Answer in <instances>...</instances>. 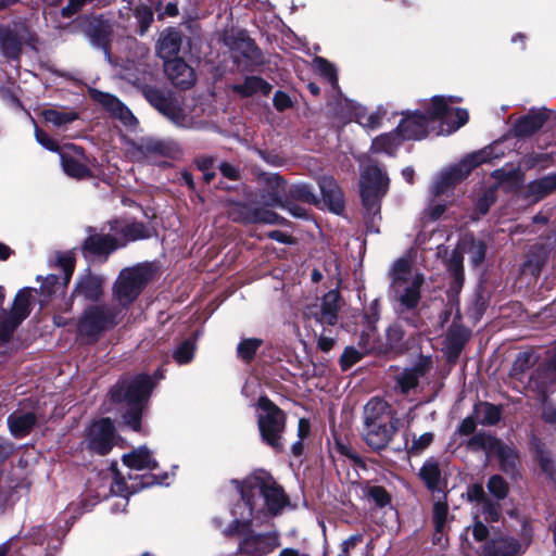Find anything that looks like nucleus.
Returning <instances> with one entry per match:
<instances>
[{
  "instance_id": "obj_7",
  "label": "nucleus",
  "mask_w": 556,
  "mask_h": 556,
  "mask_svg": "<svg viewBox=\"0 0 556 556\" xmlns=\"http://www.w3.org/2000/svg\"><path fill=\"white\" fill-rule=\"evenodd\" d=\"M389 188V177L377 165L369 164L361 172V195L367 214L372 217L380 213V200Z\"/></svg>"
},
{
  "instance_id": "obj_3",
  "label": "nucleus",
  "mask_w": 556,
  "mask_h": 556,
  "mask_svg": "<svg viewBox=\"0 0 556 556\" xmlns=\"http://www.w3.org/2000/svg\"><path fill=\"white\" fill-rule=\"evenodd\" d=\"M389 294L397 313L414 311L421 298L425 276L412 266L408 257L396 260L390 269Z\"/></svg>"
},
{
  "instance_id": "obj_61",
  "label": "nucleus",
  "mask_w": 556,
  "mask_h": 556,
  "mask_svg": "<svg viewBox=\"0 0 556 556\" xmlns=\"http://www.w3.org/2000/svg\"><path fill=\"white\" fill-rule=\"evenodd\" d=\"M59 277L55 275H49L45 278L41 285V293L45 295H51L56 292L60 287L58 285Z\"/></svg>"
},
{
  "instance_id": "obj_4",
  "label": "nucleus",
  "mask_w": 556,
  "mask_h": 556,
  "mask_svg": "<svg viewBox=\"0 0 556 556\" xmlns=\"http://www.w3.org/2000/svg\"><path fill=\"white\" fill-rule=\"evenodd\" d=\"M397 424L387 402L371 399L364 408L363 437L366 444L375 451L383 450L395 434Z\"/></svg>"
},
{
  "instance_id": "obj_34",
  "label": "nucleus",
  "mask_w": 556,
  "mask_h": 556,
  "mask_svg": "<svg viewBox=\"0 0 556 556\" xmlns=\"http://www.w3.org/2000/svg\"><path fill=\"white\" fill-rule=\"evenodd\" d=\"M232 89L243 97H250L254 93L261 92L268 94L271 86L260 77H247L242 84L235 85Z\"/></svg>"
},
{
  "instance_id": "obj_26",
  "label": "nucleus",
  "mask_w": 556,
  "mask_h": 556,
  "mask_svg": "<svg viewBox=\"0 0 556 556\" xmlns=\"http://www.w3.org/2000/svg\"><path fill=\"white\" fill-rule=\"evenodd\" d=\"M556 190V173L531 181L527 186L526 198L535 203Z\"/></svg>"
},
{
  "instance_id": "obj_44",
  "label": "nucleus",
  "mask_w": 556,
  "mask_h": 556,
  "mask_svg": "<svg viewBox=\"0 0 556 556\" xmlns=\"http://www.w3.org/2000/svg\"><path fill=\"white\" fill-rule=\"evenodd\" d=\"M533 446L535 448L536 458L540 463L542 470L549 477H552L554 475L555 467L551 453L546 451L538 440L533 441Z\"/></svg>"
},
{
  "instance_id": "obj_23",
  "label": "nucleus",
  "mask_w": 556,
  "mask_h": 556,
  "mask_svg": "<svg viewBox=\"0 0 556 556\" xmlns=\"http://www.w3.org/2000/svg\"><path fill=\"white\" fill-rule=\"evenodd\" d=\"M548 118L545 109L531 110L527 115L517 121L514 127L515 135L518 137H529L536 132Z\"/></svg>"
},
{
  "instance_id": "obj_11",
  "label": "nucleus",
  "mask_w": 556,
  "mask_h": 556,
  "mask_svg": "<svg viewBox=\"0 0 556 556\" xmlns=\"http://www.w3.org/2000/svg\"><path fill=\"white\" fill-rule=\"evenodd\" d=\"M122 309L108 306H92L87 309L78 323L80 336L94 337L102 330L118 323Z\"/></svg>"
},
{
  "instance_id": "obj_58",
  "label": "nucleus",
  "mask_w": 556,
  "mask_h": 556,
  "mask_svg": "<svg viewBox=\"0 0 556 556\" xmlns=\"http://www.w3.org/2000/svg\"><path fill=\"white\" fill-rule=\"evenodd\" d=\"M36 140L38 143H40L43 148L50 151H58L60 153V148L58 143L46 132L42 130L36 128L35 130Z\"/></svg>"
},
{
  "instance_id": "obj_48",
  "label": "nucleus",
  "mask_w": 556,
  "mask_h": 556,
  "mask_svg": "<svg viewBox=\"0 0 556 556\" xmlns=\"http://www.w3.org/2000/svg\"><path fill=\"white\" fill-rule=\"evenodd\" d=\"M262 340L256 338H249L242 340L237 348L238 355L245 361L253 357L257 349L261 346Z\"/></svg>"
},
{
  "instance_id": "obj_15",
  "label": "nucleus",
  "mask_w": 556,
  "mask_h": 556,
  "mask_svg": "<svg viewBox=\"0 0 556 556\" xmlns=\"http://www.w3.org/2000/svg\"><path fill=\"white\" fill-rule=\"evenodd\" d=\"M148 101L173 124L178 127L190 128L193 125L192 117L187 114L177 102L169 100L156 89L146 91Z\"/></svg>"
},
{
  "instance_id": "obj_46",
  "label": "nucleus",
  "mask_w": 556,
  "mask_h": 556,
  "mask_svg": "<svg viewBox=\"0 0 556 556\" xmlns=\"http://www.w3.org/2000/svg\"><path fill=\"white\" fill-rule=\"evenodd\" d=\"M463 245V249L470 255L473 265L477 266L484 260L485 245L482 241L470 240L467 242L465 239Z\"/></svg>"
},
{
  "instance_id": "obj_28",
  "label": "nucleus",
  "mask_w": 556,
  "mask_h": 556,
  "mask_svg": "<svg viewBox=\"0 0 556 556\" xmlns=\"http://www.w3.org/2000/svg\"><path fill=\"white\" fill-rule=\"evenodd\" d=\"M241 217L244 223H262V224H280L283 218L280 217L275 212L265 208V207H256L253 205H248L242 208Z\"/></svg>"
},
{
  "instance_id": "obj_27",
  "label": "nucleus",
  "mask_w": 556,
  "mask_h": 556,
  "mask_svg": "<svg viewBox=\"0 0 556 556\" xmlns=\"http://www.w3.org/2000/svg\"><path fill=\"white\" fill-rule=\"evenodd\" d=\"M123 463L135 470H152L156 467V462L146 446H140L123 456Z\"/></svg>"
},
{
  "instance_id": "obj_33",
  "label": "nucleus",
  "mask_w": 556,
  "mask_h": 556,
  "mask_svg": "<svg viewBox=\"0 0 556 556\" xmlns=\"http://www.w3.org/2000/svg\"><path fill=\"white\" fill-rule=\"evenodd\" d=\"M76 295L87 300H98L102 294V279L97 276H85L77 285Z\"/></svg>"
},
{
  "instance_id": "obj_45",
  "label": "nucleus",
  "mask_w": 556,
  "mask_h": 556,
  "mask_svg": "<svg viewBox=\"0 0 556 556\" xmlns=\"http://www.w3.org/2000/svg\"><path fill=\"white\" fill-rule=\"evenodd\" d=\"M367 353L359 346H346L340 356V365L343 370H348L359 362Z\"/></svg>"
},
{
  "instance_id": "obj_10",
  "label": "nucleus",
  "mask_w": 556,
  "mask_h": 556,
  "mask_svg": "<svg viewBox=\"0 0 556 556\" xmlns=\"http://www.w3.org/2000/svg\"><path fill=\"white\" fill-rule=\"evenodd\" d=\"M343 305L340 292L330 290L320 300L304 308L303 316L306 321L314 320L320 327H334L339 320V311Z\"/></svg>"
},
{
  "instance_id": "obj_52",
  "label": "nucleus",
  "mask_w": 556,
  "mask_h": 556,
  "mask_svg": "<svg viewBox=\"0 0 556 556\" xmlns=\"http://www.w3.org/2000/svg\"><path fill=\"white\" fill-rule=\"evenodd\" d=\"M376 342V330L372 323L369 321L366 329L362 332L358 346L366 353H369L375 348Z\"/></svg>"
},
{
  "instance_id": "obj_17",
  "label": "nucleus",
  "mask_w": 556,
  "mask_h": 556,
  "mask_svg": "<svg viewBox=\"0 0 556 556\" xmlns=\"http://www.w3.org/2000/svg\"><path fill=\"white\" fill-rule=\"evenodd\" d=\"M60 157L63 170L67 176L83 179L91 175L86 164V156L80 148L67 144L60 150Z\"/></svg>"
},
{
  "instance_id": "obj_20",
  "label": "nucleus",
  "mask_w": 556,
  "mask_h": 556,
  "mask_svg": "<svg viewBox=\"0 0 556 556\" xmlns=\"http://www.w3.org/2000/svg\"><path fill=\"white\" fill-rule=\"evenodd\" d=\"M472 442L482 445L483 447L494 448L501 463V467L505 472H514L518 463V456L515 451L502 444L490 435L476 434Z\"/></svg>"
},
{
  "instance_id": "obj_6",
  "label": "nucleus",
  "mask_w": 556,
  "mask_h": 556,
  "mask_svg": "<svg viewBox=\"0 0 556 556\" xmlns=\"http://www.w3.org/2000/svg\"><path fill=\"white\" fill-rule=\"evenodd\" d=\"M153 273V267L150 264H138L124 268L119 273L113 286V296L121 306L119 309L123 311L138 298L152 279Z\"/></svg>"
},
{
  "instance_id": "obj_53",
  "label": "nucleus",
  "mask_w": 556,
  "mask_h": 556,
  "mask_svg": "<svg viewBox=\"0 0 556 556\" xmlns=\"http://www.w3.org/2000/svg\"><path fill=\"white\" fill-rule=\"evenodd\" d=\"M448 270L454 275L455 281L462 283L463 280V256L459 251H453L447 262Z\"/></svg>"
},
{
  "instance_id": "obj_13",
  "label": "nucleus",
  "mask_w": 556,
  "mask_h": 556,
  "mask_svg": "<svg viewBox=\"0 0 556 556\" xmlns=\"http://www.w3.org/2000/svg\"><path fill=\"white\" fill-rule=\"evenodd\" d=\"M34 35L28 27L23 24H14L12 27L0 28V49L8 59H17L23 45L31 43Z\"/></svg>"
},
{
  "instance_id": "obj_19",
  "label": "nucleus",
  "mask_w": 556,
  "mask_h": 556,
  "mask_svg": "<svg viewBox=\"0 0 556 556\" xmlns=\"http://www.w3.org/2000/svg\"><path fill=\"white\" fill-rule=\"evenodd\" d=\"M266 191L261 194V203L273 207H285L288 198L287 182L277 174L265 176Z\"/></svg>"
},
{
  "instance_id": "obj_9",
  "label": "nucleus",
  "mask_w": 556,
  "mask_h": 556,
  "mask_svg": "<svg viewBox=\"0 0 556 556\" xmlns=\"http://www.w3.org/2000/svg\"><path fill=\"white\" fill-rule=\"evenodd\" d=\"M492 159V149H483L472 153L462 160L458 164L442 170L432 185V191L435 195H440L447 191L451 187L462 181L469 175L471 169Z\"/></svg>"
},
{
  "instance_id": "obj_55",
  "label": "nucleus",
  "mask_w": 556,
  "mask_h": 556,
  "mask_svg": "<svg viewBox=\"0 0 556 556\" xmlns=\"http://www.w3.org/2000/svg\"><path fill=\"white\" fill-rule=\"evenodd\" d=\"M367 495L379 507H384L390 503V496L382 486H370L367 491Z\"/></svg>"
},
{
  "instance_id": "obj_37",
  "label": "nucleus",
  "mask_w": 556,
  "mask_h": 556,
  "mask_svg": "<svg viewBox=\"0 0 556 556\" xmlns=\"http://www.w3.org/2000/svg\"><path fill=\"white\" fill-rule=\"evenodd\" d=\"M305 202L308 204H317L318 199L316 194L313 192V189L309 185L305 182H299L289 186L288 188V199Z\"/></svg>"
},
{
  "instance_id": "obj_41",
  "label": "nucleus",
  "mask_w": 556,
  "mask_h": 556,
  "mask_svg": "<svg viewBox=\"0 0 556 556\" xmlns=\"http://www.w3.org/2000/svg\"><path fill=\"white\" fill-rule=\"evenodd\" d=\"M313 67L319 75L325 77L333 87L337 85L338 76L337 70L333 66V64H331L324 58L316 56L313 60Z\"/></svg>"
},
{
  "instance_id": "obj_60",
  "label": "nucleus",
  "mask_w": 556,
  "mask_h": 556,
  "mask_svg": "<svg viewBox=\"0 0 556 556\" xmlns=\"http://www.w3.org/2000/svg\"><path fill=\"white\" fill-rule=\"evenodd\" d=\"M363 541L362 534H353L348 538L341 544V552L338 556H349L351 549H353L358 543Z\"/></svg>"
},
{
  "instance_id": "obj_63",
  "label": "nucleus",
  "mask_w": 556,
  "mask_h": 556,
  "mask_svg": "<svg viewBox=\"0 0 556 556\" xmlns=\"http://www.w3.org/2000/svg\"><path fill=\"white\" fill-rule=\"evenodd\" d=\"M126 236L130 240H138L146 237V228L140 223H135L126 228Z\"/></svg>"
},
{
  "instance_id": "obj_50",
  "label": "nucleus",
  "mask_w": 556,
  "mask_h": 556,
  "mask_svg": "<svg viewBox=\"0 0 556 556\" xmlns=\"http://www.w3.org/2000/svg\"><path fill=\"white\" fill-rule=\"evenodd\" d=\"M488 490L498 500L504 498L508 492V485L501 476H493L488 482Z\"/></svg>"
},
{
  "instance_id": "obj_5",
  "label": "nucleus",
  "mask_w": 556,
  "mask_h": 556,
  "mask_svg": "<svg viewBox=\"0 0 556 556\" xmlns=\"http://www.w3.org/2000/svg\"><path fill=\"white\" fill-rule=\"evenodd\" d=\"M152 388L151 378L147 375H139L132 380L117 383L112 389V401L125 406L126 413L123 415L124 422L135 431L140 429L143 405Z\"/></svg>"
},
{
  "instance_id": "obj_31",
  "label": "nucleus",
  "mask_w": 556,
  "mask_h": 556,
  "mask_svg": "<svg viewBox=\"0 0 556 556\" xmlns=\"http://www.w3.org/2000/svg\"><path fill=\"white\" fill-rule=\"evenodd\" d=\"M36 422V417L33 413H18L11 414L8 418L9 428L14 437L22 438L26 435Z\"/></svg>"
},
{
  "instance_id": "obj_42",
  "label": "nucleus",
  "mask_w": 556,
  "mask_h": 556,
  "mask_svg": "<svg viewBox=\"0 0 556 556\" xmlns=\"http://www.w3.org/2000/svg\"><path fill=\"white\" fill-rule=\"evenodd\" d=\"M418 379V369H405L396 376V388H400L402 393H407L417 386Z\"/></svg>"
},
{
  "instance_id": "obj_29",
  "label": "nucleus",
  "mask_w": 556,
  "mask_h": 556,
  "mask_svg": "<svg viewBox=\"0 0 556 556\" xmlns=\"http://www.w3.org/2000/svg\"><path fill=\"white\" fill-rule=\"evenodd\" d=\"M85 249L90 254L106 257L117 249V243L110 235H91L85 241Z\"/></svg>"
},
{
  "instance_id": "obj_24",
  "label": "nucleus",
  "mask_w": 556,
  "mask_h": 556,
  "mask_svg": "<svg viewBox=\"0 0 556 556\" xmlns=\"http://www.w3.org/2000/svg\"><path fill=\"white\" fill-rule=\"evenodd\" d=\"M319 189L325 203L329 208L339 214L343 210V195L336 180L330 176L318 179Z\"/></svg>"
},
{
  "instance_id": "obj_18",
  "label": "nucleus",
  "mask_w": 556,
  "mask_h": 556,
  "mask_svg": "<svg viewBox=\"0 0 556 556\" xmlns=\"http://www.w3.org/2000/svg\"><path fill=\"white\" fill-rule=\"evenodd\" d=\"M90 97L118 118L125 126L131 127L136 124V117L116 97L97 89L89 90Z\"/></svg>"
},
{
  "instance_id": "obj_1",
  "label": "nucleus",
  "mask_w": 556,
  "mask_h": 556,
  "mask_svg": "<svg viewBox=\"0 0 556 556\" xmlns=\"http://www.w3.org/2000/svg\"><path fill=\"white\" fill-rule=\"evenodd\" d=\"M240 500L231 507L233 520L224 530L226 536L242 535L239 551L250 556H266L280 546L276 531L257 533L253 523L261 526L279 515L288 500L283 490L266 472L247 477L242 482L232 481Z\"/></svg>"
},
{
  "instance_id": "obj_57",
  "label": "nucleus",
  "mask_w": 556,
  "mask_h": 556,
  "mask_svg": "<svg viewBox=\"0 0 556 556\" xmlns=\"http://www.w3.org/2000/svg\"><path fill=\"white\" fill-rule=\"evenodd\" d=\"M447 518V506L444 503L437 502L433 506V521L435 529L442 531Z\"/></svg>"
},
{
  "instance_id": "obj_30",
  "label": "nucleus",
  "mask_w": 556,
  "mask_h": 556,
  "mask_svg": "<svg viewBox=\"0 0 556 556\" xmlns=\"http://www.w3.org/2000/svg\"><path fill=\"white\" fill-rule=\"evenodd\" d=\"M403 140L401 132L396 128L394 131L376 137L371 142L370 151L375 154L386 153L392 155Z\"/></svg>"
},
{
  "instance_id": "obj_64",
  "label": "nucleus",
  "mask_w": 556,
  "mask_h": 556,
  "mask_svg": "<svg viewBox=\"0 0 556 556\" xmlns=\"http://www.w3.org/2000/svg\"><path fill=\"white\" fill-rule=\"evenodd\" d=\"M542 418L549 424H556V404L545 402L543 404Z\"/></svg>"
},
{
  "instance_id": "obj_47",
  "label": "nucleus",
  "mask_w": 556,
  "mask_h": 556,
  "mask_svg": "<svg viewBox=\"0 0 556 556\" xmlns=\"http://www.w3.org/2000/svg\"><path fill=\"white\" fill-rule=\"evenodd\" d=\"M476 514L480 515V519H483L488 522H495L500 519V505L492 503L489 500H483Z\"/></svg>"
},
{
  "instance_id": "obj_2",
  "label": "nucleus",
  "mask_w": 556,
  "mask_h": 556,
  "mask_svg": "<svg viewBox=\"0 0 556 556\" xmlns=\"http://www.w3.org/2000/svg\"><path fill=\"white\" fill-rule=\"evenodd\" d=\"M458 97L434 96L431 99L427 114L419 112H405L397 126L403 139H422L428 134L429 123L440 119L445 123L450 131L457 130L468 121V112L465 109H454L451 104L460 102Z\"/></svg>"
},
{
  "instance_id": "obj_54",
  "label": "nucleus",
  "mask_w": 556,
  "mask_h": 556,
  "mask_svg": "<svg viewBox=\"0 0 556 556\" xmlns=\"http://www.w3.org/2000/svg\"><path fill=\"white\" fill-rule=\"evenodd\" d=\"M336 343V338L332 336L330 327H321L318 333L317 346L323 352H329Z\"/></svg>"
},
{
  "instance_id": "obj_39",
  "label": "nucleus",
  "mask_w": 556,
  "mask_h": 556,
  "mask_svg": "<svg viewBox=\"0 0 556 556\" xmlns=\"http://www.w3.org/2000/svg\"><path fill=\"white\" fill-rule=\"evenodd\" d=\"M386 115V110L378 108L376 111L367 112L361 111L356 114L357 123L366 129H376L381 124L382 116Z\"/></svg>"
},
{
  "instance_id": "obj_43",
  "label": "nucleus",
  "mask_w": 556,
  "mask_h": 556,
  "mask_svg": "<svg viewBox=\"0 0 556 556\" xmlns=\"http://www.w3.org/2000/svg\"><path fill=\"white\" fill-rule=\"evenodd\" d=\"M195 352V339H187L174 351L173 357L179 364H187L192 361Z\"/></svg>"
},
{
  "instance_id": "obj_32",
  "label": "nucleus",
  "mask_w": 556,
  "mask_h": 556,
  "mask_svg": "<svg viewBox=\"0 0 556 556\" xmlns=\"http://www.w3.org/2000/svg\"><path fill=\"white\" fill-rule=\"evenodd\" d=\"M492 175L500 186L508 190L519 188L523 181V174L520 168L513 165L496 169Z\"/></svg>"
},
{
  "instance_id": "obj_21",
  "label": "nucleus",
  "mask_w": 556,
  "mask_h": 556,
  "mask_svg": "<svg viewBox=\"0 0 556 556\" xmlns=\"http://www.w3.org/2000/svg\"><path fill=\"white\" fill-rule=\"evenodd\" d=\"M164 70L175 86L188 88L194 83L193 70L179 58L166 60L164 62Z\"/></svg>"
},
{
  "instance_id": "obj_38",
  "label": "nucleus",
  "mask_w": 556,
  "mask_h": 556,
  "mask_svg": "<svg viewBox=\"0 0 556 556\" xmlns=\"http://www.w3.org/2000/svg\"><path fill=\"white\" fill-rule=\"evenodd\" d=\"M111 492L117 496V500L112 505L111 510L113 513L125 510V508L128 504V498H127L128 488H127L125 481L122 478H119L118 475H115L114 482L111 485Z\"/></svg>"
},
{
  "instance_id": "obj_40",
  "label": "nucleus",
  "mask_w": 556,
  "mask_h": 556,
  "mask_svg": "<svg viewBox=\"0 0 556 556\" xmlns=\"http://www.w3.org/2000/svg\"><path fill=\"white\" fill-rule=\"evenodd\" d=\"M140 149L143 153L151 155H169L173 150L170 143L156 139L142 140Z\"/></svg>"
},
{
  "instance_id": "obj_35",
  "label": "nucleus",
  "mask_w": 556,
  "mask_h": 556,
  "mask_svg": "<svg viewBox=\"0 0 556 556\" xmlns=\"http://www.w3.org/2000/svg\"><path fill=\"white\" fill-rule=\"evenodd\" d=\"M42 116L47 123H51L55 127L66 126L78 118L74 111L47 109L42 112Z\"/></svg>"
},
{
  "instance_id": "obj_14",
  "label": "nucleus",
  "mask_w": 556,
  "mask_h": 556,
  "mask_svg": "<svg viewBox=\"0 0 556 556\" xmlns=\"http://www.w3.org/2000/svg\"><path fill=\"white\" fill-rule=\"evenodd\" d=\"M531 542V531L523 525L520 541L510 536H498L491 540L483 551V556H520Z\"/></svg>"
},
{
  "instance_id": "obj_12",
  "label": "nucleus",
  "mask_w": 556,
  "mask_h": 556,
  "mask_svg": "<svg viewBox=\"0 0 556 556\" xmlns=\"http://www.w3.org/2000/svg\"><path fill=\"white\" fill-rule=\"evenodd\" d=\"M33 289L20 290L14 299L11 311L2 313L0 320V342H8L17 326L29 315Z\"/></svg>"
},
{
  "instance_id": "obj_56",
  "label": "nucleus",
  "mask_w": 556,
  "mask_h": 556,
  "mask_svg": "<svg viewBox=\"0 0 556 556\" xmlns=\"http://www.w3.org/2000/svg\"><path fill=\"white\" fill-rule=\"evenodd\" d=\"M495 201V190L493 188L486 189L482 195L477 200L476 207L479 211L480 215H484L488 213L490 206Z\"/></svg>"
},
{
  "instance_id": "obj_51",
  "label": "nucleus",
  "mask_w": 556,
  "mask_h": 556,
  "mask_svg": "<svg viewBox=\"0 0 556 556\" xmlns=\"http://www.w3.org/2000/svg\"><path fill=\"white\" fill-rule=\"evenodd\" d=\"M535 363V357L531 352L520 353L514 362L513 371L515 375L522 374Z\"/></svg>"
},
{
  "instance_id": "obj_8",
  "label": "nucleus",
  "mask_w": 556,
  "mask_h": 556,
  "mask_svg": "<svg viewBox=\"0 0 556 556\" xmlns=\"http://www.w3.org/2000/svg\"><path fill=\"white\" fill-rule=\"evenodd\" d=\"M258 428L262 439L276 451L283 447L285 414L267 397L258 400Z\"/></svg>"
},
{
  "instance_id": "obj_16",
  "label": "nucleus",
  "mask_w": 556,
  "mask_h": 556,
  "mask_svg": "<svg viewBox=\"0 0 556 556\" xmlns=\"http://www.w3.org/2000/svg\"><path fill=\"white\" fill-rule=\"evenodd\" d=\"M88 448L100 454H108L114 445V426L109 418L93 422L87 431Z\"/></svg>"
},
{
  "instance_id": "obj_59",
  "label": "nucleus",
  "mask_w": 556,
  "mask_h": 556,
  "mask_svg": "<svg viewBox=\"0 0 556 556\" xmlns=\"http://www.w3.org/2000/svg\"><path fill=\"white\" fill-rule=\"evenodd\" d=\"M93 0H68L67 5L62 8V16L70 17L80 11L87 3Z\"/></svg>"
},
{
  "instance_id": "obj_25",
  "label": "nucleus",
  "mask_w": 556,
  "mask_h": 556,
  "mask_svg": "<svg viewBox=\"0 0 556 556\" xmlns=\"http://www.w3.org/2000/svg\"><path fill=\"white\" fill-rule=\"evenodd\" d=\"M181 46L180 31L175 28L165 29L156 43V54L164 61L175 58Z\"/></svg>"
},
{
  "instance_id": "obj_49",
  "label": "nucleus",
  "mask_w": 556,
  "mask_h": 556,
  "mask_svg": "<svg viewBox=\"0 0 556 556\" xmlns=\"http://www.w3.org/2000/svg\"><path fill=\"white\" fill-rule=\"evenodd\" d=\"M434 434L432 432H425L418 437L413 435V442L408 452L410 454H420L433 442Z\"/></svg>"
},
{
  "instance_id": "obj_36",
  "label": "nucleus",
  "mask_w": 556,
  "mask_h": 556,
  "mask_svg": "<svg viewBox=\"0 0 556 556\" xmlns=\"http://www.w3.org/2000/svg\"><path fill=\"white\" fill-rule=\"evenodd\" d=\"M476 417L482 425H494L501 419V408L490 403H480L475 408Z\"/></svg>"
},
{
  "instance_id": "obj_62",
  "label": "nucleus",
  "mask_w": 556,
  "mask_h": 556,
  "mask_svg": "<svg viewBox=\"0 0 556 556\" xmlns=\"http://www.w3.org/2000/svg\"><path fill=\"white\" fill-rule=\"evenodd\" d=\"M475 523L472 526V534L477 541H482L488 536L489 530L480 519V515H475Z\"/></svg>"
},
{
  "instance_id": "obj_22",
  "label": "nucleus",
  "mask_w": 556,
  "mask_h": 556,
  "mask_svg": "<svg viewBox=\"0 0 556 556\" xmlns=\"http://www.w3.org/2000/svg\"><path fill=\"white\" fill-rule=\"evenodd\" d=\"M446 475L445 462L427 459L419 470V477L431 491L440 490Z\"/></svg>"
}]
</instances>
